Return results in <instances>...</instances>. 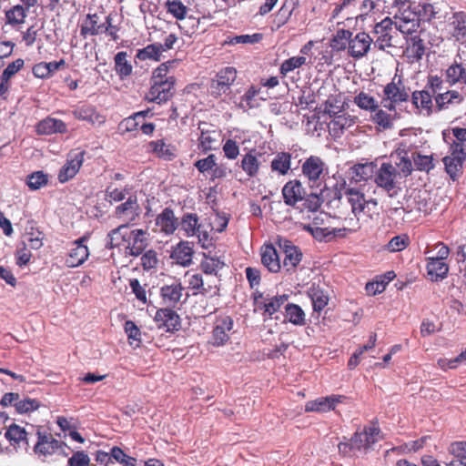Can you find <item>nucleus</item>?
Instances as JSON below:
<instances>
[{
    "instance_id": "1",
    "label": "nucleus",
    "mask_w": 466,
    "mask_h": 466,
    "mask_svg": "<svg viewBox=\"0 0 466 466\" xmlns=\"http://www.w3.org/2000/svg\"><path fill=\"white\" fill-rule=\"evenodd\" d=\"M393 8L395 29L403 35L416 32L420 21H430L436 14L432 5L416 0H394Z\"/></svg>"
},
{
    "instance_id": "2",
    "label": "nucleus",
    "mask_w": 466,
    "mask_h": 466,
    "mask_svg": "<svg viewBox=\"0 0 466 466\" xmlns=\"http://www.w3.org/2000/svg\"><path fill=\"white\" fill-rule=\"evenodd\" d=\"M148 233L145 229H130L127 224H121L107 234L106 247L124 248L129 256H139L147 246Z\"/></svg>"
},
{
    "instance_id": "3",
    "label": "nucleus",
    "mask_w": 466,
    "mask_h": 466,
    "mask_svg": "<svg viewBox=\"0 0 466 466\" xmlns=\"http://www.w3.org/2000/svg\"><path fill=\"white\" fill-rule=\"evenodd\" d=\"M374 183L390 198H396L401 192L402 179L391 162H383L377 167Z\"/></svg>"
},
{
    "instance_id": "4",
    "label": "nucleus",
    "mask_w": 466,
    "mask_h": 466,
    "mask_svg": "<svg viewBox=\"0 0 466 466\" xmlns=\"http://www.w3.org/2000/svg\"><path fill=\"white\" fill-rule=\"evenodd\" d=\"M180 230L187 238H197L198 243L203 248H208L212 246V238L209 235L208 227L199 223L196 214L187 213L183 216Z\"/></svg>"
},
{
    "instance_id": "5",
    "label": "nucleus",
    "mask_w": 466,
    "mask_h": 466,
    "mask_svg": "<svg viewBox=\"0 0 466 466\" xmlns=\"http://www.w3.org/2000/svg\"><path fill=\"white\" fill-rule=\"evenodd\" d=\"M409 92L400 79L396 81V77L388 83L383 89L381 96V105L389 111H395L397 106L403 102L408 101Z\"/></svg>"
},
{
    "instance_id": "6",
    "label": "nucleus",
    "mask_w": 466,
    "mask_h": 466,
    "mask_svg": "<svg viewBox=\"0 0 466 466\" xmlns=\"http://www.w3.org/2000/svg\"><path fill=\"white\" fill-rule=\"evenodd\" d=\"M301 171L311 187H319L328 173V167L319 157L310 156L303 162Z\"/></svg>"
},
{
    "instance_id": "7",
    "label": "nucleus",
    "mask_w": 466,
    "mask_h": 466,
    "mask_svg": "<svg viewBox=\"0 0 466 466\" xmlns=\"http://www.w3.org/2000/svg\"><path fill=\"white\" fill-rule=\"evenodd\" d=\"M31 428L35 431L32 426ZM35 435L37 437V441L33 451L38 457H47L58 451L66 455L65 451L66 445L56 440L51 434L42 432L40 429H36Z\"/></svg>"
},
{
    "instance_id": "8",
    "label": "nucleus",
    "mask_w": 466,
    "mask_h": 466,
    "mask_svg": "<svg viewBox=\"0 0 466 466\" xmlns=\"http://www.w3.org/2000/svg\"><path fill=\"white\" fill-rule=\"evenodd\" d=\"M141 208L137 201V196L132 195L115 208L113 216L122 221V224L130 226L139 218Z\"/></svg>"
},
{
    "instance_id": "9",
    "label": "nucleus",
    "mask_w": 466,
    "mask_h": 466,
    "mask_svg": "<svg viewBox=\"0 0 466 466\" xmlns=\"http://www.w3.org/2000/svg\"><path fill=\"white\" fill-rule=\"evenodd\" d=\"M344 195L351 207V212L356 218H358L360 213L364 212L365 208L370 211L371 206L374 208L378 206L377 199L370 198L366 200L364 194L354 187H347L344 191Z\"/></svg>"
},
{
    "instance_id": "10",
    "label": "nucleus",
    "mask_w": 466,
    "mask_h": 466,
    "mask_svg": "<svg viewBox=\"0 0 466 466\" xmlns=\"http://www.w3.org/2000/svg\"><path fill=\"white\" fill-rule=\"evenodd\" d=\"M465 158L466 151L463 148L457 145L451 146V154L443 158V163L446 172L451 179L455 180L461 174Z\"/></svg>"
},
{
    "instance_id": "11",
    "label": "nucleus",
    "mask_w": 466,
    "mask_h": 466,
    "mask_svg": "<svg viewBox=\"0 0 466 466\" xmlns=\"http://www.w3.org/2000/svg\"><path fill=\"white\" fill-rule=\"evenodd\" d=\"M84 156L85 151L79 149H74L68 153L66 162L58 174L60 182H67L77 174L83 165Z\"/></svg>"
},
{
    "instance_id": "12",
    "label": "nucleus",
    "mask_w": 466,
    "mask_h": 466,
    "mask_svg": "<svg viewBox=\"0 0 466 466\" xmlns=\"http://www.w3.org/2000/svg\"><path fill=\"white\" fill-rule=\"evenodd\" d=\"M395 26L394 19L390 17L384 18L381 22L378 23L374 27V34L376 39L372 42L374 47L380 50H384L387 47L394 46L391 34L392 26Z\"/></svg>"
},
{
    "instance_id": "13",
    "label": "nucleus",
    "mask_w": 466,
    "mask_h": 466,
    "mask_svg": "<svg viewBox=\"0 0 466 466\" xmlns=\"http://www.w3.org/2000/svg\"><path fill=\"white\" fill-rule=\"evenodd\" d=\"M237 77V71L233 67L221 69L216 79H213L210 85L211 94L215 96H220L226 94Z\"/></svg>"
},
{
    "instance_id": "14",
    "label": "nucleus",
    "mask_w": 466,
    "mask_h": 466,
    "mask_svg": "<svg viewBox=\"0 0 466 466\" xmlns=\"http://www.w3.org/2000/svg\"><path fill=\"white\" fill-rule=\"evenodd\" d=\"M233 319L229 316H220L214 322L211 344L222 346L229 339V334L233 329Z\"/></svg>"
},
{
    "instance_id": "15",
    "label": "nucleus",
    "mask_w": 466,
    "mask_h": 466,
    "mask_svg": "<svg viewBox=\"0 0 466 466\" xmlns=\"http://www.w3.org/2000/svg\"><path fill=\"white\" fill-rule=\"evenodd\" d=\"M184 289L182 284L177 279H173L170 283L164 284L160 289V296L163 303L169 308L177 307L182 301Z\"/></svg>"
},
{
    "instance_id": "16",
    "label": "nucleus",
    "mask_w": 466,
    "mask_h": 466,
    "mask_svg": "<svg viewBox=\"0 0 466 466\" xmlns=\"http://www.w3.org/2000/svg\"><path fill=\"white\" fill-rule=\"evenodd\" d=\"M175 85V79L165 81H152L151 87L147 95V99L150 102L161 104L167 102L172 96V89Z\"/></svg>"
},
{
    "instance_id": "17",
    "label": "nucleus",
    "mask_w": 466,
    "mask_h": 466,
    "mask_svg": "<svg viewBox=\"0 0 466 466\" xmlns=\"http://www.w3.org/2000/svg\"><path fill=\"white\" fill-rule=\"evenodd\" d=\"M447 34L456 41L466 40V14L463 12L453 13L447 19L445 26Z\"/></svg>"
},
{
    "instance_id": "18",
    "label": "nucleus",
    "mask_w": 466,
    "mask_h": 466,
    "mask_svg": "<svg viewBox=\"0 0 466 466\" xmlns=\"http://www.w3.org/2000/svg\"><path fill=\"white\" fill-rule=\"evenodd\" d=\"M373 39L365 32H360L349 40L348 52L354 58L363 57L370 49Z\"/></svg>"
},
{
    "instance_id": "19",
    "label": "nucleus",
    "mask_w": 466,
    "mask_h": 466,
    "mask_svg": "<svg viewBox=\"0 0 466 466\" xmlns=\"http://www.w3.org/2000/svg\"><path fill=\"white\" fill-rule=\"evenodd\" d=\"M87 237L84 236L74 242V247L70 248L66 264L69 268H76L82 265L89 257L88 248L85 245Z\"/></svg>"
},
{
    "instance_id": "20",
    "label": "nucleus",
    "mask_w": 466,
    "mask_h": 466,
    "mask_svg": "<svg viewBox=\"0 0 466 466\" xmlns=\"http://www.w3.org/2000/svg\"><path fill=\"white\" fill-rule=\"evenodd\" d=\"M280 248L284 253L283 258V269L287 273L294 272L296 267L299 264L302 259V253L298 247L291 244L289 240H284L280 244Z\"/></svg>"
},
{
    "instance_id": "21",
    "label": "nucleus",
    "mask_w": 466,
    "mask_h": 466,
    "mask_svg": "<svg viewBox=\"0 0 466 466\" xmlns=\"http://www.w3.org/2000/svg\"><path fill=\"white\" fill-rule=\"evenodd\" d=\"M31 435L32 432L15 423L11 424L5 433V437L15 449L27 448Z\"/></svg>"
},
{
    "instance_id": "22",
    "label": "nucleus",
    "mask_w": 466,
    "mask_h": 466,
    "mask_svg": "<svg viewBox=\"0 0 466 466\" xmlns=\"http://www.w3.org/2000/svg\"><path fill=\"white\" fill-rule=\"evenodd\" d=\"M343 396L331 395L327 397L318 398L314 400H309L305 404V411L307 412H327L334 410L336 405L341 402Z\"/></svg>"
},
{
    "instance_id": "23",
    "label": "nucleus",
    "mask_w": 466,
    "mask_h": 466,
    "mask_svg": "<svg viewBox=\"0 0 466 466\" xmlns=\"http://www.w3.org/2000/svg\"><path fill=\"white\" fill-rule=\"evenodd\" d=\"M35 132L41 136L65 134L67 132V126L60 119L47 116L36 124Z\"/></svg>"
},
{
    "instance_id": "24",
    "label": "nucleus",
    "mask_w": 466,
    "mask_h": 466,
    "mask_svg": "<svg viewBox=\"0 0 466 466\" xmlns=\"http://www.w3.org/2000/svg\"><path fill=\"white\" fill-rule=\"evenodd\" d=\"M402 146L403 145H400L390 156L391 159L394 160V166L396 167L397 172L400 174L401 179L410 176L413 169L408 153Z\"/></svg>"
},
{
    "instance_id": "25",
    "label": "nucleus",
    "mask_w": 466,
    "mask_h": 466,
    "mask_svg": "<svg viewBox=\"0 0 466 466\" xmlns=\"http://www.w3.org/2000/svg\"><path fill=\"white\" fill-rule=\"evenodd\" d=\"M155 320L159 328H164L167 331L177 329L180 326L179 316L171 309H158Z\"/></svg>"
},
{
    "instance_id": "26",
    "label": "nucleus",
    "mask_w": 466,
    "mask_h": 466,
    "mask_svg": "<svg viewBox=\"0 0 466 466\" xmlns=\"http://www.w3.org/2000/svg\"><path fill=\"white\" fill-rule=\"evenodd\" d=\"M356 119V116L346 113L340 114L339 116H335V117L332 118L329 123V129L330 134L336 137H339L345 130H348L355 126Z\"/></svg>"
},
{
    "instance_id": "27",
    "label": "nucleus",
    "mask_w": 466,
    "mask_h": 466,
    "mask_svg": "<svg viewBox=\"0 0 466 466\" xmlns=\"http://www.w3.org/2000/svg\"><path fill=\"white\" fill-rule=\"evenodd\" d=\"M282 196L285 204L294 206L304 198V188L299 180H291L282 188Z\"/></svg>"
},
{
    "instance_id": "28",
    "label": "nucleus",
    "mask_w": 466,
    "mask_h": 466,
    "mask_svg": "<svg viewBox=\"0 0 466 466\" xmlns=\"http://www.w3.org/2000/svg\"><path fill=\"white\" fill-rule=\"evenodd\" d=\"M377 165L373 162L356 164L349 169V177L356 183L367 181L375 176Z\"/></svg>"
},
{
    "instance_id": "29",
    "label": "nucleus",
    "mask_w": 466,
    "mask_h": 466,
    "mask_svg": "<svg viewBox=\"0 0 466 466\" xmlns=\"http://www.w3.org/2000/svg\"><path fill=\"white\" fill-rule=\"evenodd\" d=\"M106 20L101 21L97 14H88L81 25V35L86 37L87 35H97L104 33Z\"/></svg>"
},
{
    "instance_id": "30",
    "label": "nucleus",
    "mask_w": 466,
    "mask_h": 466,
    "mask_svg": "<svg viewBox=\"0 0 466 466\" xmlns=\"http://www.w3.org/2000/svg\"><path fill=\"white\" fill-rule=\"evenodd\" d=\"M261 262L268 271L277 273L281 268L279 256L276 248L271 245H264L261 248Z\"/></svg>"
},
{
    "instance_id": "31",
    "label": "nucleus",
    "mask_w": 466,
    "mask_h": 466,
    "mask_svg": "<svg viewBox=\"0 0 466 466\" xmlns=\"http://www.w3.org/2000/svg\"><path fill=\"white\" fill-rule=\"evenodd\" d=\"M26 7L15 5L5 11V25L15 29H19L25 22L28 14Z\"/></svg>"
},
{
    "instance_id": "32",
    "label": "nucleus",
    "mask_w": 466,
    "mask_h": 466,
    "mask_svg": "<svg viewBox=\"0 0 466 466\" xmlns=\"http://www.w3.org/2000/svg\"><path fill=\"white\" fill-rule=\"evenodd\" d=\"M193 248L187 241L179 242L171 253V258L183 267H188L192 263Z\"/></svg>"
},
{
    "instance_id": "33",
    "label": "nucleus",
    "mask_w": 466,
    "mask_h": 466,
    "mask_svg": "<svg viewBox=\"0 0 466 466\" xmlns=\"http://www.w3.org/2000/svg\"><path fill=\"white\" fill-rule=\"evenodd\" d=\"M156 225L166 235L173 234L177 227V220L173 210L165 208L156 219Z\"/></svg>"
},
{
    "instance_id": "34",
    "label": "nucleus",
    "mask_w": 466,
    "mask_h": 466,
    "mask_svg": "<svg viewBox=\"0 0 466 466\" xmlns=\"http://www.w3.org/2000/svg\"><path fill=\"white\" fill-rule=\"evenodd\" d=\"M449 452L452 459L446 462V466H466V441L451 443Z\"/></svg>"
},
{
    "instance_id": "35",
    "label": "nucleus",
    "mask_w": 466,
    "mask_h": 466,
    "mask_svg": "<svg viewBox=\"0 0 466 466\" xmlns=\"http://www.w3.org/2000/svg\"><path fill=\"white\" fill-rule=\"evenodd\" d=\"M127 57L128 55L125 51L118 52L114 57L115 70L121 80L131 76L133 71V66Z\"/></svg>"
},
{
    "instance_id": "36",
    "label": "nucleus",
    "mask_w": 466,
    "mask_h": 466,
    "mask_svg": "<svg viewBox=\"0 0 466 466\" xmlns=\"http://www.w3.org/2000/svg\"><path fill=\"white\" fill-rule=\"evenodd\" d=\"M73 115L76 118L91 124H101L104 122V117L90 106H82L76 108L73 111Z\"/></svg>"
},
{
    "instance_id": "37",
    "label": "nucleus",
    "mask_w": 466,
    "mask_h": 466,
    "mask_svg": "<svg viewBox=\"0 0 466 466\" xmlns=\"http://www.w3.org/2000/svg\"><path fill=\"white\" fill-rule=\"evenodd\" d=\"M291 167V155L287 152H279L271 161L270 167L273 172L281 176L289 173Z\"/></svg>"
},
{
    "instance_id": "38",
    "label": "nucleus",
    "mask_w": 466,
    "mask_h": 466,
    "mask_svg": "<svg viewBox=\"0 0 466 466\" xmlns=\"http://www.w3.org/2000/svg\"><path fill=\"white\" fill-rule=\"evenodd\" d=\"M260 92L259 88L250 86L247 92L241 96L238 106L243 111H248L252 108H256L259 106V99L258 96Z\"/></svg>"
},
{
    "instance_id": "39",
    "label": "nucleus",
    "mask_w": 466,
    "mask_h": 466,
    "mask_svg": "<svg viewBox=\"0 0 466 466\" xmlns=\"http://www.w3.org/2000/svg\"><path fill=\"white\" fill-rule=\"evenodd\" d=\"M305 229L319 240L329 239L335 236H343V232L346 231V228H334L330 230L328 228H319L314 225H308L305 227Z\"/></svg>"
},
{
    "instance_id": "40",
    "label": "nucleus",
    "mask_w": 466,
    "mask_h": 466,
    "mask_svg": "<svg viewBox=\"0 0 466 466\" xmlns=\"http://www.w3.org/2000/svg\"><path fill=\"white\" fill-rule=\"evenodd\" d=\"M167 13L177 20H183L187 17L189 8L180 0H167L164 5Z\"/></svg>"
},
{
    "instance_id": "41",
    "label": "nucleus",
    "mask_w": 466,
    "mask_h": 466,
    "mask_svg": "<svg viewBox=\"0 0 466 466\" xmlns=\"http://www.w3.org/2000/svg\"><path fill=\"white\" fill-rule=\"evenodd\" d=\"M285 318L296 326H303L306 322V315L303 309L297 304L289 303L285 307Z\"/></svg>"
},
{
    "instance_id": "42",
    "label": "nucleus",
    "mask_w": 466,
    "mask_h": 466,
    "mask_svg": "<svg viewBox=\"0 0 466 466\" xmlns=\"http://www.w3.org/2000/svg\"><path fill=\"white\" fill-rule=\"evenodd\" d=\"M161 46H158L157 43L147 45L144 48L138 49L136 54V58L140 61L153 60L160 61L162 58Z\"/></svg>"
},
{
    "instance_id": "43",
    "label": "nucleus",
    "mask_w": 466,
    "mask_h": 466,
    "mask_svg": "<svg viewBox=\"0 0 466 466\" xmlns=\"http://www.w3.org/2000/svg\"><path fill=\"white\" fill-rule=\"evenodd\" d=\"M219 134L216 130H204L201 129V135L198 138L199 144L198 147L204 151H209L216 149L218 145V138Z\"/></svg>"
},
{
    "instance_id": "44",
    "label": "nucleus",
    "mask_w": 466,
    "mask_h": 466,
    "mask_svg": "<svg viewBox=\"0 0 466 466\" xmlns=\"http://www.w3.org/2000/svg\"><path fill=\"white\" fill-rule=\"evenodd\" d=\"M314 311H321L329 302L328 295L318 287H311L308 291Z\"/></svg>"
},
{
    "instance_id": "45",
    "label": "nucleus",
    "mask_w": 466,
    "mask_h": 466,
    "mask_svg": "<svg viewBox=\"0 0 466 466\" xmlns=\"http://www.w3.org/2000/svg\"><path fill=\"white\" fill-rule=\"evenodd\" d=\"M342 12H345L343 16L346 19H350L353 16L356 17V15L359 13L357 0H343V2L333 10L332 18L339 17Z\"/></svg>"
},
{
    "instance_id": "46",
    "label": "nucleus",
    "mask_w": 466,
    "mask_h": 466,
    "mask_svg": "<svg viewBox=\"0 0 466 466\" xmlns=\"http://www.w3.org/2000/svg\"><path fill=\"white\" fill-rule=\"evenodd\" d=\"M427 270L428 274L431 276L432 279L435 278V279H438L447 276L449 267L441 259L430 258L427 264Z\"/></svg>"
},
{
    "instance_id": "47",
    "label": "nucleus",
    "mask_w": 466,
    "mask_h": 466,
    "mask_svg": "<svg viewBox=\"0 0 466 466\" xmlns=\"http://www.w3.org/2000/svg\"><path fill=\"white\" fill-rule=\"evenodd\" d=\"M354 103L360 109L369 112L376 110L379 106L378 101L374 96L363 91L360 92L355 96Z\"/></svg>"
},
{
    "instance_id": "48",
    "label": "nucleus",
    "mask_w": 466,
    "mask_h": 466,
    "mask_svg": "<svg viewBox=\"0 0 466 466\" xmlns=\"http://www.w3.org/2000/svg\"><path fill=\"white\" fill-rule=\"evenodd\" d=\"M225 263L218 258L205 256L200 267L202 271L208 276H217L218 272L223 268Z\"/></svg>"
},
{
    "instance_id": "49",
    "label": "nucleus",
    "mask_w": 466,
    "mask_h": 466,
    "mask_svg": "<svg viewBox=\"0 0 466 466\" xmlns=\"http://www.w3.org/2000/svg\"><path fill=\"white\" fill-rule=\"evenodd\" d=\"M26 238L32 249H39L43 246V234L35 227L34 221H29L26 228Z\"/></svg>"
},
{
    "instance_id": "50",
    "label": "nucleus",
    "mask_w": 466,
    "mask_h": 466,
    "mask_svg": "<svg viewBox=\"0 0 466 466\" xmlns=\"http://www.w3.org/2000/svg\"><path fill=\"white\" fill-rule=\"evenodd\" d=\"M241 167L248 177H255L258 173L259 162L253 152H248L242 157Z\"/></svg>"
},
{
    "instance_id": "51",
    "label": "nucleus",
    "mask_w": 466,
    "mask_h": 466,
    "mask_svg": "<svg viewBox=\"0 0 466 466\" xmlns=\"http://www.w3.org/2000/svg\"><path fill=\"white\" fill-rule=\"evenodd\" d=\"M466 68L462 66V65L454 63L451 65L445 73L446 81L450 85H455L458 82H462L464 80Z\"/></svg>"
},
{
    "instance_id": "52",
    "label": "nucleus",
    "mask_w": 466,
    "mask_h": 466,
    "mask_svg": "<svg viewBox=\"0 0 466 466\" xmlns=\"http://www.w3.org/2000/svg\"><path fill=\"white\" fill-rule=\"evenodd\" d=\"M307 62L304 56H292L282 62L279 67V72L282 76H287L289 73L301 67Z\"/></svg>"
},
{
    "instance_id": "53",
    "label": "nucleus",
    "mask_w": 466,
    "mask_h": 466,
    "mask_svg": "<svg viewBox=\"0 0 466 466\" xmlns=\"http://www.w3.org/2000/svg\"><path fill=\"white\" fill-rule=\"evenodd\" d=\"M177 60H169L159 65L153 72L152 81H165L168 79H175L173 76H168L169 69L174 67Z\"/></svg>"
},
{
    "instance_id": "54",
    "label": "nucleus",
    "mask_w": 466,
    "mask_h": 466,
    "mask_svg": "<svg viewBox=\"0 0 466 466\" xmlns=\"http://www.w3.org/2000/svg\"><path fill=\"white\" fill-rule=\"evenodd\" d=\"M289 296L286 294L278 295L267 299L264 303V310L268 315H272L279 310L281 306L287 302Z\"/></svg>"
},
{
    "instance_id": "55",
    "label": "nucleus",
    "mask_w": 466,
    "mask_h": 466,
    "mask_svg": "<svg viewBox=\"0 0 466 466\" xmlns=\"http://www.w3.org/2000/svg\"><path fill=\"white\" fill-rule=\"evenodd\" d=\"M352 33L349 30H339L331 41V47L335 50H345L349 46L350 37Z\"/></svg>"
},
{
    "instance_id": "56",
    "label": "nucleus",
    "mask_w": 466,
    "mask_h": 466,
    "mask_svg": "<svg viewBox=\"0 0 466 466\" xmlns=\"http://www.w3.org/2000/svg\"><path fill=\"white\" fill-rule=\"evenodd\" d=\"M372 113H374L372 115V120L379 127L387 129L392 126L393 116L390 113L384 111L379 106L376 110L372 111Z\"/></svg>"
},
{
    "instance_id": "57",
    "label": "nucleus",
    "mask_w": 466,
    "mask_h": 466,
    "mask_svg": "<svg viewBox=\"0 0 466 466\" xmlns=\"http://www.w3.org/2000/svg\"><path fill=\"white\" fill-rule=\"evenodd\" d=\"M410 244V238L406 234L393 237L386 246V249L390 252H399L405 249Z\"/></svg>"
},
{
    "instance_id": "58",
    "label": "nucleus",
    "mask_w": 466,
    "mask_h": 466,
    "mask_svg": "<svg viewBox=\"0 0 466 466\" xmlns=\"http://www.w3.org/2000/svg\"><path fill=\"white\" fill-rule=\"evenodd\" d=\"M466 361V351H462L460 355L453 359H439L437 361L438 367L447 371L448 370L456 369L461 363Z\"/></svg>"
},
{
    "instance_id": "59",
    "label": "nucleus",
    "mask_w": 466,
    "mask_h": 466,
    "mask_svg": "<svg viewBox=\"0 0 466 466\" xmlns=\"http://www.w3.org/2000/svg\"><path fill=\"white\" fill-rule=\"evenodd\" d=\"M412 102L417 108L430 109L432 104L431 95L425 90L416 91L412 94Z\"/></svg>"
},
{
    "instance_id": "60",
    "label": "nucleus",
    "mask_w": 466,
    "mask_h": 466,
    "mask_svg": "<svg viewBox=\"0 0 466 466\" xmlns=\"http://www.w3.org/2000/svg\"><path fill=\"white\" fill-rule=\"evenodd\" d=\"M47 176L42 171H36L27 177L26 184L31 190H37L47 184Z\"/></svg>"
},
{
    "instance_id": "61",
    "label": "nucleus",
    "mask_w": 466,
    "mask_h": 466,
    "mask_svg": "<svg viewBox=\"0 0 466 466\" xmlns=\"http://www.w3.org/2000/svg\"><path fill=\"white\" fill-rule=\"evenodd\" d=\"M137 195L136 192L132 190L129 187H125L121 188H114L112 190H107V197L110 202H122L126 201L128 196Z\"/></svg>"
},
{
    "instance_id": "62",
    "label": "nucleus",
    "mask_w": 466,
    "mask_h": 466,
    "mask_svg": "<svg viewBox=\"0 0 466 466\" xmlns=\"http://www.w3.org/2000/svg\"><path fill=\"white\" fill-rule=\"evenodd\" d=\"M412 158L415 167H417V169L420 171L429 172L434 167L431 156L420 155V153H413Z\"/></svg>"
},
{
    "instance_id": "63",
    "label": "nucleus",
    "mask_w": 466,
    "mask_h": 466,
    "mask_svg": "<svg viewBox=\"0 0 466 466\" xmlns=\"http://www.w3.org/2000/svg\"><path fill=\"white\" fill-rule=\"evenodd\" d=\"M371 444H373V442L370 441V436L365 431L362 432H356L350 440V447L359 451L366 450Z\"/></svg>"
},
{
    "instance_id": "64",
    "label": "nucleus",
    "mask_w": 466,
    "mask_h": 466,
    "mask_svg": "<svg viewBox=\"0 0 466 466\" xmlns=\"http://www.w3.org/2000/svg\"><path fill=\"white\" fill-rule=\"evenodd\" d=\"M39 408V401L35 399H20L18 400V402H15V410L20 413H28L31 411H34Z\"/></svg>"
}]
</instances>
